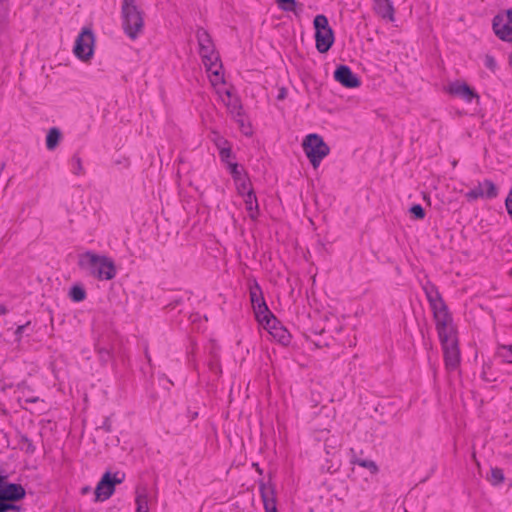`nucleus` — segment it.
I'll use <instances>...</instances> for the list:
<instances>
[{
	"label": "nucleus",
	"instance_id": "f257e3e1",
	"mask_svg": "<svg viewBox=\"0 0 512 512\" xmlns=\"http://www.w3.org/2000/svg\"><path fill=\"white\" fill-rule=\"evenodd\" d=\"M196 38L199 46V54L207 72H210L219 81L221 79L220 71L222 69V63L211 35L207 30L200 27L196 31Z\"/></svg>",
	"mask_w": 512,
	"mask_h": 512
},
{
	"label": "nucleus",
	"instance_id": "f03ea898",
	"mask_svg": "<svg viewBox=\"0 0 512 512\" xmlns=\"http://www.w3.org/2000/svg\"><path fill=\"white\" fill-rule=\"evenodd\" d=\"M78 265L98 280H111L116 275V267L111 258L92 252L82 254Z\"/></svg>",
	"mask_w": 512,
	"mask_h": 512
},
{
	"label": "nucleus",
	"instance_id": "7ed1b4c3",
	"mask_svg": "<svg viewBox=\"0 0 512 512\" xmlns=\"http://www.w3.org/2000/svg\"><path fill=\"white\" fill-rule=\"evenodd\" d=\"M121 14L124 32L129 38L136 39L144 27V12L135 4V0H123Z\"/></svg>",
	"mask_w": 512,
	"mask_h": 512
},
{
	"label": "nucleus",
	"instance_id": "20e7f679",
	"mask_svg": "<svg viewBox=\"0 0 512 512\" xmlns=\"http://www.w3.org/2000/svg\"><path fill=\"white\" fill-rule=\"evenodd\" d=\"M423 290L426 294L431 309L433 310L436 327L452 323V317L448 311V307L445 304L437 287L434 284L427 282L425 285H423Z\"/></svg>",
	"mask_w": 512,
	"mask_h": 512
},
{
	"label": "nucleus",
	"instance_id": "39448f33",
	"mask_svg": "<svg viewBox=\"0 0 512 512\" xmlns=\"http://www.w3.org/2000/svg\"><path fill=\"white\" fill-rule=\"evenodd\" d=\"M303 150L310 160L313 168H317L321 161L329 154L330 148L318 134H309L303 141Z\"/></svg>",
	"mask_w": 512,
	"mask_h": 512
},
{
	"label": "nucleus",
	"instance_id": "423d86ee",
	"mask_svg": "<svg viewBox=\"0 0 512 512\" xmlns=\"http://www.w3.org/2000/svg\"><path fill=\"white\" fill-rule=\"evenodd\" d=\"M315 29L316 48L320 53H326L334 43V32L325 15L319 14L313 21Z\"/></svg>",
	"mask_w": 512,
	"mask_h": 512
},
{
	"label": "nucleus",
	"instance_id": "0eeeda50",
	"mask_svg": "<svg viewBox=\"0 0 512 512\" xmlns=\"http://www.w3.org/2000/svg\"><path fill=\"white\" fill-rule=\"evenodd\" d=\"M95 36L91 28L84 27L77 36L73 52L77 58L87 61L93 56Z\"/></svg>",
	"mask_w": 512,
	"mask_h": 512
},
{
	"label": "nucleus",
	"instance_id": "6e6552de",
	"mask_svg": "<svg viewBox=\"0 0 512 512\" xmlns=\"http://www.w3.org/2000/svg\"><path fill=\"white\" fill-rule=\"evenodd\" d=\"M26 495V491L21 484L8 483L3 480L0 485V503L10 506V510H20V506L14 502L22 500Z\"/></svg>",
	"mask_w": 512,
	"mask_h": 512
},
{
	"label": "nucleus",
	"instance_id": "1a4fd4ad",
	"mask_svg": "<svg viewBox=\"0 0 512 512\" xmlns=\"http://www.w3.org/2000/svg\"><path fill=\"white\" fill-rule=\"evenodd\" d=\"M123 478H118L117 473L113 476L106 472L95 488V501H105L112 496L115 491V485L120 484Z\"/></svg>",
	"mask_w": 512,
	"mask_h": 512
},
{
	"label": "nucleus",
	"instance_id": "9d476101",
	"mask_svg": "<svg viewBox=\"0 0 512 512\" xmlns=\"http://www.w3.org/2000/svg\"><path fill=\"white\" fill-rule=\"evenodd\" d=\"M493 30L497 37L503 41H512V8L505 14H498L493 18Z\"/></svg>",
	"mask_w": 512,
	"mask_h": 512
},
{
	"label": "nucleus",
	"instance_id": "9b49d317",
	"mask_svg": "<svg viewBox=\"0 0 512 512\" xmlns=\"http://www.w3.org/2000/svg\"><path fill=\"white\" fill-rule=\"evenodd\" d=\"M445 91L452 96L459 97L464 101L470 103L473 99L479 101L480 96L478 93L467 85L465 82H461L459 80L449 83L447 87H445Z\"/></svg>",
	"mask_w": 512,
	"mask_h": 512
},
{
	"label": "nucleus",
	"instance_id": "f8f14e48",
	"mask_svg": "<svg viewBox=\"0 0 512 512\" xmlns=\"http://www.w3.org/2000/svg\"><path fill=\"white\" fill-rule=\"evenodd\" d=\"M334 78L342 86L346 88H357L361 81L356 74L346 65H340L334 71Z\"/></svg>",
	"mask_w": 512,
	"mask_h": 512
},
{
	"label": "nucleus",
	"instance_id": "ddd939ff",
	"mask_svg": "<svg viewBox=\"0 0 512 512\" xmlns=\"http://www.w3.org/2000/svg\"><path fill=\"white\" fill-rule=\"evenodd\" d=\"M249 294L256 318L261 317L265 312H268L269 308L263 297V292L256 281H254V284L250 286Z\"/></svg>",
	"mask_w": 512,
	"mask_h": 512
},
{
	"label": "nucleus",
	"instance_id": "4468645a",
	"mask_svg": "<svg viewBox=\"0 0 512 512\" xmlns=\"http://www.w3.org/2000/svg\"><path fill=\"white\" fill-rule=\"evenodd\" d=\"M444 360L447 369L454 370L460 363V351L458 342L442 345Z\"/></svg>",
	"mask_w": 512,
	"mask_h": 512
},
{
	"label": "nucleus",
	"instance_id": "2eb2a0df",
	"mask_svg": "<svg viewBox=\"0 0 512 512\" xmlns=\"http://www.w3.org/2000/svg\"><path fill=\"white\" fill-rule=\"evenodd\" d=\"M260 493L264 504L265 512L276 511V498L273 487L262 483L260 485Z\"/></svg>",
	"mask_w": 512,
	"mask_h": 512
},
{
	"label": "nucleus",
	"instance_id": "dca6fc26",
	"mask_svg": "<svg viewBox=\"0 0 512 512\" xmlns=\"http://www.w3.org/2000/svg\"><path fill=\"white\" fill-rule=\"evenodd\" d=\"M374 1V11L377 15L382 17L383 19H387L391 22L395 20L394 17V7L390 0H373Z\"/></svg>",
	"mask_w": 512,
	"mask_h": 512
},
{
	"label": "nucleus",
	"instance_id": "f3484780",
	"mask_svg": "<svg viewBox=\"0 0 512 512\" xmlns=\"http://www.w3.org/2000/svg\"><path fill=\"white\" fill-rule=\"evenodd\" d=\"M441 345L458 342L453 323L436 327Z\"/></svg>",
	"mask_w": 512,
	"mask_h": 512
},
{
	"label": "nucleus",
	"instance_id": "a211bd4d",
	"mask_svg": "<svg viewBox=\"0 0 512 512\" xmlns=\"http://www.w3.org/2000/svg\"><path fill=\"white\" fill-rule=\"evenodd\" d=\"M257 320L265 327V329L269 331L270 334H272V332L275 331V329L278 327H281L280 322L276 319L270 310L265 312L261 317H258Z\"/></svg>",
	"mask_w": 512,
	"mask_h": 512
},
{
	"label": "nucleus",
	"instance_id": "6ab92c4d",
	"mask_svg": "<svg viewBox=\"0 0 512 512\" xmlns=\"http://www.w3.org/2000/svg\"><path fill=\"white\" fill-rule=\"evenodd\" d=\"M62 134L61 131L53 127L48 131L47 137H46V147L48 150H54L61 140Z\"/></svg>",
	"mask_w": 512,
	"mask_h": 512
},
{
	"label": "nucleus",
	"instance_id": "aec40b11",
	"mask_svg": "<svg viewBox=\"0 0 512 512\" xmlns=\"http://www.w3.org/2000/svg\"><path fill=\"white\" fill-rule=\"evenodd\" d=\"M245 204L246 209L250 212V217L253 219L256 218L258 215V203L254 191L246 194Z\"/></svg>",
	"mask_w": 512,
	"mask_h": 512
},
{
	"label": "nucleus",
	"instance_id": "412c9836",
	"mask_svg": "<svg viewBox=\"0 0 512 512\" xmlns=\"http://www.w3.org/2000/svg\"><path fill=\"white\" fill-rule=\"evenodd\" d=\"M274 338H276L280 343H282L283 345H287L290 343L291 341V335L290 333L288 332V330L281 326V327H278L277 329H275V331L272 332L271 334Z\"/></svg>",
	"mask_w": 512,
	"mask_h": 512
},
{
	"label": "nucleus",
	"instance_id": "4be33fe9",
	"mask_svg": "<svg viewBox=\"0 0 512 512\" xmlns=\"http://www.w3.org/2000/svg\"><path fill=\"white\" fill-rule=\"evenodd\" d=\"M487 479L492 485H499L504 481V472L501 468H492Z\"/></svg>",
	"mask_w": 512,
	"mask_h": 512
},
{
	"label": "nucleus",
	"instance_id": "5701e85b",
	"mask_svg": "<svg viewBox=\"0 0 512 512\" xmlns=\"http://www.w3.org/2000/svg\"><path fill=\"white\" fill-rule=\"evenodd\" d=\"M351 463L352 464H357L363 468H366L368 470H370V472L372 474H376L378 472V466L376 465V463L372 460H364V459H359V458H353L351 460Z\"/></svg>",
	"mask_w": 512,
	"mask_h": 512
},
{
	"label": "nucleus",
	"instance_id": "b1692460",
	"mask_svg": "<svg viewBox=\"0 0 512 512\" xmlns=\"http://www.w3.org/2000/svg\"><path fill=\"white\" fill-rule=\"evenodd\" d=\"M497 355L505 362L512 363V345H500Z\"/></svg>",
	"mask_w": 512,
	"mask_h": 512
},
{
	"label": "nucleus",
	"instance_id": "393cba45",
	"mask_svg": "<svg viewBox=\"0 0 512 512\" xmlns=\"http://www.w3.org/2000/svg\"><path fill=\"white\" fill-rule=\"evenodd\" d=\"M484 190V195L486 198L492 199L495 198L498 195V190L496 185L491 180H484L482 183Z\"/></svg>",
	"mask_w": 512,
	"mask_h": 512
},
{
	"label": "nucleus",
	"instance_id": "a878e982",
	"mask_svg": "<svg viewBox=\"0 0 512 512\" xmlns=\"http://www.w3.org/2000/svg\"><path fill=\"white\" fill-rule=\"evenodd\" d=\"M70 298L75 302H81L86 298V291L83 287L75 285L70 289Z\"/></svg>",
	"mask_w": 512,
	"mask_h": 512
},
{
	"label": "nucleus",
	"instance_id": "bb28decb",
	"mask_svg": "<svg viewBox=\"0 0 512 512\" xmlns=\"http://www.w3.org/2000/svg\"><path fill=\"white\" fill-rule=\"evenodd\" d=\"M238 193L241 195L249 194V192H253L251 188V183L246 175L241 178L239 182H236Z\"/></svg>",
	"mask_w": 512,
	"mask_h": 512
},
{
	"label": "nucleus",
	"instance_id": "cd10ccee",
	"mask_svg": "<svg viewBox=\"0 0 512 512\" xmlns=\"http://www.w3.org/2000/svg\"><path fill=\"white\" fill-rule=\"evenodd\" d=\"M9 5L8 0H0V30L8 21Z\"/></svg>",
	"mask_w": 512,
	"mask_h": 512
},
{
	"label": "nucleus",
	"instance_id": "c85d7f7f",
	"mask_svg": "<svg viewBox=\"0 0 512 512\" xmlns=\"http://www.w3.org/2000/svg\"><path fill=\"white\" fill-rule=\"evenodd\" d=\"M465 197L468 201H474L480 197H485L482 183H479L478 186L468 191L465 194Z\"/></svg>",
	"mask_w": 512,
	"mask_h": 512
},
{
	"label": "nucleus",
	"instance_id": "c756f323",
	"mask_svg": "<svg viewBox=\"0 0 512 512\" xmlns=\"http://www.w3.org/2000/svg\"><path fill=\"white\" fill-rule=\"evenodd\" d=\"M137 512H149L148 511V500L146 493H139L136 497Z\"/></svg>",
	"mask_w": 512,
	"mask_h": 512
},
{
	"label": "nucleus",
	"instance_id": "7c9ffc66",
	"mask_svg": "<svg viewBox=\"0 0 512 512\" xmlns=\"http://www.w3.org/2000/svg\"><path fill=\"white\" fill-rule=\"evenodd\" d=\"M227 108L232 114V116H241L242 112V105L239 101V99L234 98L227 104Z\"/></svg>",
	"mask_w": 512,
	"mask_h": 512
},
{
	"label": "nucleus",
	"instance_id": "2f4dec72",
	"mask_svg": "<svg viewBox=\"0 0 512 512\" xmlns=\"http://www.w3.org/2000/svg\"><path fill=\"white\" fill-rule=\"evenodd\" d=\"M22 394L23 395L19 398V401L24 403V405H22V408L24 409H28L27 405L30 404L43 403V400H40V398L37 396H26L24 394V391L22 392Z\"/></svg>",
	"mask_w": 512,
	"mask_h": 512
},
{
	"label": "nucleus",
	"instance_id": "473e14b6",
	"mask_svg": "<svg viewBox=\"0 0 512 512\" xmlns=\"http://www.w3.org/2000/svg\"><path fill=\"white\" fill-rule=\"evenodd\" d=\"M233 118L238 123V125H239L241 131L243 132V134H245V135H251L252 134L251 126L245 124L242 112H241V116H233Z\"/></svg>",
	"mask_w": 512,
	"mask_h": 512
},
{
	"label": "nucleus",
	"instance_id": "72a5a7b5",
	"mask_svg": "<svg viewBox=\"0 0 512 512\" xmlns=\"http://www.w3.org/2000/svg\"><path fill=\"white\" fill-rule=\"evenodd\" d=\"M228 167L235 182H239L241 178L244 177V175H242L241 171L239 170L237 163H229Z\"/></svg>",
	"mask_w": 512,
	"mask_h": 512
},
{
	"label": "nucleus",
	"instance_id": "f704fd0d",
	"mask_svg": "<svg viewBox=\"0 0 512 512\" xmlns=\"http://www.w3.org/2000/svg\"><path fill=\"white\" fill-rule=\"evenodd\" d=\"M278 6L285 11H294L296 2L295 0H276Z\"/></svg>",
	"mask_w": 512,
	"mask_h": 512
},
{
	"label": "nucleus",
	"instance_id": "c9c22d12",
	"mask_svg": "<svg viewBox=\"0 0 512 512\" xmlns=\"http://www.w3.org/2000/svg\"><path fill=\"white\" fill-rule=\"evenodd\" d=\"M72 163H73V168H74V174L80 175V174L84 173L82 161L78 155H74L72 157Z\"/></svg>",
	"mask_w": 512,
	"mask_h": 512
},
{
	"label": "nucleus",
	"instance_id": "e433bc0d",
	"mask_svg": "<svg viewBox=\"0 0 512 512\" xmlns=\"http://www.w3.org/2000/svg\"><path fill=\"white\" fill-rule=\"evenodd\" d=\"M410 213L415 219H423L425 217V210L420 204H415L410 208Z\"/></svg>",
	"mask_w": 512,
	"mask_h": 512
},
{
	"label": "nucleus",
	"instance_id": "4c0bfd02",
	"mask_svg": "<svg viewBox=\"0 0 512 512\" xmlns=\"http://www.w3.org/2000/svg\"><path fill=\"white\" fill-rule=\"evenodd\" d=\"M220 158L223 162L227 163L229 165V159L232 157V150L231 146L227 147H221V150L219 151Z\"/></svg>",
	"mask_w": 512,
	"mask_h": 512
},
{
	"label": "nucleus",
	"instance_id": "58836bf2",
	"mask_svg": "<svg viewBox=\"0 0 512 512\" xmlns=\"http://www.w3.org/2000/svg\"><path fill=\"white\" fill-rule=\"evenodd\" d=\"M213 134H214V137L212 140L215 143V145L217 146L219 151L221 150V147L230 146L229 142L226 139H224L223 137H221L218 133L214 132Z\"/></svg>",
	"mask_w": 512,
	"mask_h": 512
},
{
	"label": "nucleus",
	"instance_id": "ea45409f",
	"mask_svg": "<svg viewBox=\"0 0 512 512\" xmlns=\"http://www.w3.org/2000/svg\"><path fill=\"white\" fill-rule=\"evenodd\" d=\"M330 441H331V444L328 443L329 440L326 441L325 448H326V451L328 454H331V453L334 454L340 448V443L336 439H333Z\"/></svg>",
	"mask_w": 512,
	"mask_h": 512
},
{
	"label": "nucleus",
	"instance_id": "a19ab883",
	"mask_svg": "<svg viewBox=\"0 0 512 512\" xmlns=\"http://www.w3.org/2000/svg\"><path fill=\"white\" fill-rule=\"evenodd\" d=\"M485 66L492 71L495 70L497 65H496V61L493 56H491V55L485 56Z\"/></svg>",
	"mask_w": 512,
	"mask_h": 512
},
{
	"label": "nucleus",
	"instance_id": "79ce46f5",
	"mask_svg": "<svg viewBox=\"0 0 512 512\" xmlns=\"http://www.w3.org/2000/svg\"><path fill=\"white\" fill-rule=\"evenodd\" d=\"M30 325V322H27L26 324L24 325H19L15 331V335H16V338L17 339H20L22 337V334L24 332V330L26 329V327Z\"/></svg>",
	"mask_w": 512,
	"mask_h": 512
},
{
	"label": "nucleus",
	"instance_id": "37998d69",
	"mask_svg": "<svg viewBox=\"0 0 512 512\" xmlns=\"http://www.w3.org/2000/svg\"><path fill=\"white\" fill-rule=\"evenodd\" d=\"M287 96V90L286 88L282 87L279 89V92H278V95H277V99L278 100H284Z\"/></svg>",
	"mask_w": 512,
	"mask_h": 512
},
{
	"label": "nucleus",
	"instance_id": "c03bdc74",
	"mask_svg": "<svg viewBox=\"0 0 512 512\" xmlns=\"http://www.w3.org/2000/svg\"><path fill=\"white\" fill-rule=\"evenodd\" d=\"M9 508H11V507L0 503V512H8Z\"/></svg>",
	"mask_w": 512,
	"mask_h": 512
},
{
	"label": "nucleus",
	"instance_id": "a18cd8bd",
	"mask_svg": "<svg viewBox=\"0 0 512 512\" xmlns=\"http://www.w3.org/2000/svg\"><path fill=\"white\" fill-rule=\"evenodd\" d=\"M7 313V309L5 306H0V315L2 314H6Z\"/></svg>",
	"mask_w": 512,
	"mask_h": 512
},
{
	"label": "nucleus",
	"instance_id": "49530a36",
	"mask_svg": "<svg viewBox=\"0 0 512 512\" xmlns=\"http://www.w3.org/2000/svg\"><path fill=\"white\" fill-rule=\"evenodd\" d=\"M90 491L88 486L82 488V494H87Z\"/></svg>",
	"mask_w": 512,
	"mask_h": 512
},
{
	"label": "nucleus",
	"instance_id": "de8ad7c7",
	"mask_svg": "<svg viewBox=\"0 0 512 512\" xmlns=\"http://www.w3.org/2000/svg\"><path fill=\"white\" fill-rule=\"evenodd\" d=\"M145 355H146V358H147L148 362L150 363L151 362V358H150L147 350L145 351Z\"/></svg>",
	"mask_w": 512,
	"mask_h": 512
},
{
	"label": "nucleus",
	"instance_id": "09e8293b",
	"mask_svg": "<svg viewBox=\"0 0 512 512\" xmlns=\"http://www.w3.org/2000/svg\"><path fill=\"white\" fill-rule=\"evenodd\" d=\"M509 275L512 277V269L509 271Z\"/></svg>",
	"mask_w": 512,
	"mask_h": 512
},
{
	"label": "nucleus",
	"instance_id": "8fccbe9b",
	"mask_svg": "<svg viewBox=\"0 0 512 512\" xmlns=\"http://www.w3.org/2000/svg\"><path fill=\"white\" fill-rule=\"evenodd\" d=\"M274 512H277V510H276V511H274Z\"/></svg>",
	"mask_w": 512,
	"mask_h": 512
}]
</instances>
